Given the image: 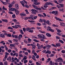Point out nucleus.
<instances>
[{"label":"nucleus","mask_w":65,"mask_h":65,"mask_svg":"<svg viewBox=\"0 0 65 65\" xmlns=\"http://www.w3.org/2000/svg\"><path fill=\"white\" fill-rule=\"evenodd\" d=\"M42 37H43L42 38H43V39H44L46 38H45V36H44V35L43 34H42Z\"/></svg>","instance_id":"nucleus-26"},{"label":"nucleus","mask_w":65,"mask_h":65,"mask_svg":"<svg viewBox=\"0 0 65 65\" xmlns=\"http://www.w3.org/2000/svg\"><path fill=\"white\" fill-rule=\"evenodd\" d=\"M0 37L2 38H4L5 37V36L4 34H0Z\"/></svg>","instance_id":"nucleus-5"},{"label":"nucleus","mask_w":65,"mask_h":65,"mask_svg":"<svg viewBox=\"0 0 65 65\" xmlns=\"http://www.w3.org/2000/svg\"><path fill=\"white\" fill-rule=\"evenodd\" d=\"M7 51L9 53H10V52H11V50L9 49Z\"/></svg>","instance_id":"nucleus-51"},{"label":"nucleus","mask_w":65,"mask_h":65,"mask_svg":"<svg viewBox=\"0 0 65 65\" xmlns=\"http://www.w3.org/2000/svg\"><path fill=\"white\" fill-rule=\"evenodd\" d=\"M7 37H11V36H12L11 35L8 34L7 35Z\"/></svg>","instance_id":"nucleus-19"},{"label":"nucleus","mask_w":65,"mask_h":65,"mask_svg":"<svg viewBox=\"0 0 65 65\" xmlns=\"http://www.w3.org/2000/svg\"><path fill=\"white\" fill-rule=\"evenodd\" d=\"M28 22H30V23H33L34 22V21H30L29 20H28Z\"/></svg>","instance_id":"nucleus-45"},{"label":"nucleus","mask_w":65,"mask_h":65,"mask_svg":"<svg viewBox=\"0 0 65 65\" xmlns=\"http://www.w3.org/2000/svg\"><path fill=\"white\" fill-rule=\"evenodd\" d=\"M45 4L46 5V6L49 5H50V4H51V2H47Z\"/></svg>","instance_id":"nucleus-12"},{"label":"nucleus","mask_w":65,"mask_h":65,"mask_svg":"<svg viewBox=\"0 0 65 65\" xmlns=\"http://www.w3.org/2000/svg\"><path fill=\"white\" fill-rule=\"evenodd\" d=\"M31 11H32L31 12L33 14H36V12H37V10L33 9H32Z\"/></svg>","instance_id":"nucleus-1"},{"label":"nucleus","mask_w":65,"mask_h":65,"mask_svg":"<svg viewBox=\"0 0 65 65\" xmlns=\"http://www.w3.org/2000/svg\"><path fill=\"white\" fill-rule=\"evenodd\" d=\"M59 5H60V8H61V7H64V4H59Z\"/></svg>","instance_id":"nucleus-23"},{"label":"nucleus","mask_w":65,"mask_h":65,"mask_svg":"<svg viewBox=\"0 0 65 65\" xmlns=\"http://www.w3.org/2000/svg\"><path fill=\"white\" fill-rule=\"evenodd\" d=\"M20 33L21 34H22V35L24 34V32H23V31L22 30H21L20 31Z\"/></svg>","instance_id":"nucleus-27"},{"label":"nucleus","mask_w":65,"mask_h":65,"mask_svg":"<svg viewBox=\"0 0 65 65\" xmlns=\"http://www.w3.org/2000/svg\"><path fill=\"white\" fill-rule=\"evenodd\" d=\"M28 32L30 33H33V30H28Z\"/></svg>","instance_id":"nucleus-37"},{"label":"nucleus","mask_w":65,"mask_h":65,"mask_svg":"<svg viewBox=\"0 0 65 65\" xmlns=\"http://www.w3.org/2000/svg\"><path fill=\"white\" fill-rule=\"evenodd\" d=\"M33 41H35L36 42H39V41L36 39H34Z\"/></svg>","instance_id":"nucleus-30"},{"label":"nucleus","mask_w":65,"mask_h":65,"mask_svg":"<svg viewBox=\"0 0 65 65\" xmlns=\"http://www.w3.org/2000/svg\"><path fill=\"white\" fill-rule=\"evenodd\" d=\"M7 29H11L12 30H13V29L12 27H9L7 28Z\"/></svg>","instance_id":"nucleus-34"},{"label":"nucleus","mask_w":65,"mask_h":65,"mask_svg":"<svg viewBox=\"0 0 65 65\" xmlns=\"http://www.w3.org/2000/svg\"><path fill=\"white\" fill-rule=\"evenodd\" d=\"M36 64L37 65H41V64L39 63L38 62H36Z\"/></svg>","instance_id":"nucleus-53"},{"label":"nucleus","mask_w":65,"mask_h":65,"mask_svg":"<svg viewBox=\"0 0 65 65\" xmlns=\"http://www.w3.org/2000/svg\"><path fill=\"white\" fill-rule=\"evenodd\" d=\"M4 47H5L6 51L7 50H8V48L7 47V46H6V45H4Z\"/></svg>","instance_id":"nucleus-31"},{"label":"nucleus","mask_w":65,"mask_h":65,"mask_svg":"<svg viewBox=\"0 0 65 65\" xmlns=\"http://www.w3.org/2000/svg\"><path fill=\"white\" fill-rule=\"evenodd\" d=\"M56 45L58 47H60L61 46V44L60 43H58L56 44Z\"/></svg>","instance_id":"nucleus-13"},{"label":"nucleus","mask_w":65,"mask_h":65,"mask_svg":"<svg viewBox=\"0 0 65 65\" xmlns=\"http://www.w3.org/2000/svg\"><path fill=\"white\" fill-rule=\"evenodd\" d=\"M56 39H60V38L59 37H58V36H56Z\"/></svg>","instance_id":"nucleus-52"},{"label":"nucleus","mask_w":65,"mask_h":65,"mask_svg":"<svg viewBox=\"0 0 65 65\" xmlns=\"http://www.w3.org/2000/svg\"><path fill=\"white\" fill-rule=\"evenodd\" d=\"M51 45H47L46 47H47L48 48H51Z\"/></svg>","instance_id":"nucleus-15"},{"label":"nucleus","mask_w":65,"mask_h":65,"mask_svg":"<svg viewBox=\"0 0 65 65\" xmlns=\"http://www.w3.org/2000/svg\"><path fill=\"white\" fill-rule=\"evenodd\" d=\"M3 10H7V9L6 8H5V7H4V6H3Z\"/></svg>","instance_id":"nucleus-58"},{"label":"nucleus","mask_w":65,"mask_h":65,"mask_svg":"<svg viewBox=\"0 0 65 65\" xmlns=\"http://www.w3.org/2000/svg\"><path fill=\"white\" fill-rule=\"evenodd\" d=\"M22 34H20L19 35V38H22Z\"/></svg>","instance_id":"nucleus-47"},{"label":"nucleus","mask_w":65,"mask_h":65,"mask_svg":"<svg viewBox=\"0 0 65 65\" xmlns=\"http://www.w3.org/2000/svg\"><path fill=\"white\" fill-rule=\"evenodd\" d=\"M30 19H31V20H33V21L34 20L33 19V15H31L30 16Z\"/></svg>","instance_id":"nucleus-25"},{"label":"nucleus","mask_w":65,"mask_h":65,"mask_svg":"<svg viewBox=\"0 0 65 65\" xmlns=\"http://www.w3.org/2000/svg\"><path fill=\"white\" fill-rule=\"evenodd\" d=\"M11 11H13L14 10V8H12L11 9Z\"/></svg>","instance_id":"nucleus-55"},{"label":"nucleus","mask_w":65,"mask_h":65,"mask_svg":"<svg viewBox=\"0 0 65 65\" xmlns=\"http://www.w3.org/2000/svg\"><path fill=\"white\" fill-rule=\"evenodd\" d=\"M32 6L34 8H35V9H36V7H37V6H36L34 5V4H32Z\"/></svg>","instance_id":"nucleus-16"},{"label":"nucleus","mask_w":65,"mask_h":65,"mask_svg":"<svg viewBox=\"0 0 65 65\" xmlns=\"http://www.w3.org/2000/svg\"><path fill=\"white\" fill-rule=\"evenodd\" d=\"M38 1H37V0H34V2L33 3V4L35 5H39V3L37 2Z\"/></svg>","instance_id":"nucleus-3"},{"label":"nucleus","mask_w":65,"mask_h":65,"mask_svg":"<svg viewBox=\"0 0 65 65\" xmlns=\"http://www.w3.org/2000/svg\"><path fill=\"white\" fill-rule=\"evenodd\" d=\"M13 40L15 41H16V42H18V40L17 39H13Z\"/></svg>","instance_id":"nucleus-54"},{"label":"nucleus","mask_w":65,"mask_h":65,"mask_svg":"<svg viewBox=\"0 0 65 65\" xmlns=\"http://www.w3.org/2000/svg\"><path fill=\"white\" fill-rule=\"evenodd\" d=\"M52 26L53 27H58V25H56L55 24H53L52 25Z\"/></svg>","instance_id":"nucleus-43"},{"label":"nucleus","mask_w":65,"mask_h":65,"mask_svg":"<svg viewBox=\"0 0 65 65\" xmlns=\"http://www.w3.org/2000/svg\"><path fill=\"white\" fill-rule=\"evenodd\" d=\"M50 65H53V61L51 60L50 61Z\"/></svg>","instance_id":"nucleus-40"},{"label":"nucleus","mask_w":65,"mask_h":65,"mask_svg":"<svg viewBox=\"0 0 65 65\" xmlns=\"http://www.w3.org/2000/svg\"><path fill=\"white\" fill-rule=\"evenodd\" d=\"M12 18H15V14H13L12 15Z\"/></svg>","instance_id":"nucleus-46"},{"label":"nucleus","mask_w":65,"mask_h":65,"mask_svg":"<svg viewBox=\"0 0 65 65\" xmlns=\"http://www.w3.org/2000/svg\"><path fill=\"white\" fill-rule=\"evenodd\" d=\"M12 21L13 22H14L15 23H16L17 22V20H16V19H13Z\"/></svg>","instance_id":"nucleus-21"},{"label":"nucleus","mask_w":65,"mask_h":65,"mask_svg":"<svg viewBox=\"0 0 65 65\" xmlns=\"http://www.w3.org/2000/svg\"><path fill=\"white\" fill-rule=\"evenodd\" d=\"M35 47H36V46L34 45L32 46V50H35Z\"/></svg>","instance_id":"nucleus-18"},{"label":"nucleus","mask_w":65,"mask_h":65,"mask_svg":"<svg viewBox=\"0 0 65 65\" xmlns=\"http://www.w3.org/2000/svg\"><path fill=\"white\" fill-rule=\"evenodd\" d=\"M28 17H25L24 18V20H28Z\"/></svg>","instance_id":"nucleus-61"},{"label":"nucleus","mask_w":65,"mask_h":65,"mask_svg":"<svg viewBox=\"0 0 65 65\" xmlns=\"http://www.w3.org/2000/svg\"><path fill=\"white\" fill-rule=\"evenodd\" d=\"M25 11L26 12V14H29V13L28 12V10L26 9L25 10Z\"/></svg>","instance_id":"nucleus-39"},{"label":"nucleus","mask_w":65,"mask_h":65,"mask_svg":"<svg viewBox=\"0 0 65 65\" xmlns=\"http://www.w3.org/2000/svg\"><path fill=\"white\" fill-rule=\"evenodd\" d=\"M32 56L33 57H31V58L33 60H34V61H36V59H35V56L34 55H33Z\"/></svg>","instance_id":"nucleus-20"},{"label":"nucleus","mask_w":65,"mask_h":65,"mask_svg":"<svg viewBox=\"0 0 65 65\" xmlns=\"http://www.w3.org/2000/svg\"><path fill=\"white\" fill-rule=\"evenodd\" d=\"M19 24H18V25H14V26H15V29H18V28H19Z\"/></svg>","instance_id":"nucleus-17"},{"label":"nucleus","mask_w":65,"mask_h":65,"mask_svg":"<svg viewBox=\"0 0 65 65\" xmlns=\"http://www.w3.org/2000/svg\"><path fill=\"white\" fill-rule=\"evenodd\" d=\"M49 30L50 31H51V32H54V30L52 29L51 28H50L49 29Z\"/></svg>","instance_id":"nucleus-14"},{"label":"nucleus","mask_w":65,"mask_h":65,"mask_svg":"<svg viewBox=\"0 0 65 65\" xmlns=\"http://www.w3.org/2000/svg\"><path fill=\"white\" fill-rule=\"evenodd\" d=\"M37 18V16H35L34 17L33 19H34V20H35Z\"/></svg>","instance_id":"nucleus-62"},{"label":"nucleus","mask_w":65,"mask_h":65,"mask_svg":"<svg viewBox=\"0 0 65 65\" xmlns=\"http://www.w3.org/2000/svg\"><path fill=\"white\" fill-rule=\"evenodd\" d=\"M19 6L18 4H16L15 5V7L17 9H19Z\"/></svg>","instance_id":"nucleus-4"},{"label":"nucleus","mask_w":65,"mask_h":65,"mask_svg":"<svg viewBox=\"0 0 65 65\" xmlns=\"http://www.w3.org/2000/svg\"><path fill=\"white\" fill-rule=\"evenodd\" d=\"M38 16L39 17H40V18H41V17H43V18H45V17H44L43 15H42L40 14H38Z\"/></svg>","instance_id":"nucleus-9"},{"label":"nucleus","mask_w":65,"mask_h":65,"mask_svg":"<svg viewBox=\"0 0 65 65\" xmlns=\"http://www.w3.org/2000/svg\"><path fill=\"white\" fill-rule=\"evenodd\" d=\"M8 13H9V14H13V12H8Z\"/></svg>","instance_id":"nucleus-56"},{"label":"nucleus","mask_w":65,"mask_h":65,"mask_svg":"<svg viewBox=\"0 0 65 65\" xmlns=\"http://www.w3.org/2000/svg\"><path fill=\"white\" fill-rule=\"evenodd\" d=\"M14 38H15L16 39L18 38V35H14Z\"/></svg>","instance_id":"nucleus-48"},{"label":"nucleus","mask_w":65,"mask_h":65,"mask_svg":"<svg viewBox=\"0 0 65 65\" xmlns=\"http://www.w3.org/2000/svg\"><path fill=\"white\" fill-rule=\"evenodd\" d=\"M29 30H30V28H29V27H27L26 28V31H28V30L29 31Z\"/></svg>","instance_id":"nucleus-35"},{"label":"nucleus","mask_w":65,"mask_h":65,"mask_svg":"<svg viewBox=\"0 0 65 65\" xmlns=\"http://www.w3.org/2000/svg\"><path fill=\"white\" fill-rule=\"evenodd\" d=\"M57 14H58V11H55V13L54 14V15H57Z\"/></svg>","instance_id":"nucleus-38"},{"label":"nucleus","mask_w":65,"mask_h":65,"mask_svg":"<svg viewBox=\"0 0 65 65\" xmlns=\"http://www.w3.org/2000/svg\"><path fill=\"white\" fill-rule=\"evenodd\" d=\"M46 35L49 37H51V35L50 34H49V33H46Z\"/></svg>","instance_id":"nucleus-10"},{"label":"nucleus","mask_w":65,"mask_h":65,"mask_svg":"<svg viewBox=\"0 0 65 65\" xmlns=\"http://www.w3.org/2000/svg\"><path fill=\"white\" fill-rule=\"evenodd\" d=\"M39 22H40L41 23H43V21H42V19H40L39 20Z\"/></svg>","instance_id":"nucleus-29"},{"label":"nucleus","mask_w":65,"mask_h":65,"mask_svg":"<svg viewBox=\"0 0 65 65\" xmlns=\"http://www.w3.org/2000/svg\"><path fill=\"white\" fill-rule=\"evenodd\" d=\"M56 61H57L58 62H60V61H61V62H63V60L62 58L60 57L57 59H56Z\"/></svg>","instance_id":"nucleus-2"},{"label":"nucleus","mask_w":65,"mask_h":65,"mask_svg":"<svg viewBox=\"0 0 65 65\" xmlns=\"http://www.w3.org/2000/svg\"><path fill=\"white\" fill-rule=\"evenodd\" d=\"M62 53H63V54H64L65 53V51L63 50L61 51Z\"/></svg>","instance_id":"nucleus-63"},{"label":"nucleus","mask_w":65,"mask_h":65,"mask_svg":"<svg viewBox=\"0 0 65 65\" xmlns=\"http://www.w3.org/2000/svg\"><path fill=\"white\" fill-rule=\"evenodd\" d=\"M42 21H43V22H44V23H45V24L46 23L47 21H46V20H45V19H44V20L43 19Z\"/></svg>","instance_id":"nucleus-36"},{"label":"nucleus","mask_w":65,"mask_h":65,"mask_svg":"<svg viewBox=\"0 0 65 65\" xmlns=\"http://www.w3.org/2000/svg\"><path fill=\"white\" fill-rule=\"evenodd\" d=\"M57 31L58 32V33H61V31L60 29L57 30Z\"/></svg>","instance_id":"nucleus-50"},{"label":"nucleus","mask_w":65,"mask_h":65,"mask_svg":"<svg viewBox=\"0 0 65 65\" xmlns=\"http://www.w3.org/2000/svg\"><path fill=\"white\" fill-rule=\"evenodd\" d=\"M27 57H26V56H25L23 59V60H26L27 59Z\"/></svg>","instance_id":"nucleus-24"},{"label":"nucleus","mask_w":65,"mask_h":65,"mask_svg":"<svg viewBox=\"0 0 65 65\" xmlns=\"http://www.w3.org/2000/svg\"><path fill=\"white\" fill-rule=\"evenodd\" d=\"M12 5L11 4H10L8 6L10 8L12 7Z\"/></svg>","instance_id":"nucleus-59"},{"label":"nucleus","mask_w":65,"mask_h":65,"mask_svg":"<svg viewBox=\"0 0 65 65\" xmlns=\"http://www.w3.org/2000/svg\"><path fill=\"white\" fill-rule=\"evenodd\" d=\"M22 50H24V51H27V48L25 47L24 48L22 49Z\"/></svg>","instance_id":"nucleus-49"},{"label":"nucleus","mask_w":65,"mask_h":65,"mask_svg":"<svg viewBox=\"0 0 65 65\" xmlns=\"http://www.w3.org/2000/svg\"><path fill=\"white\" fill-rule=\"evenodd\" d=\"M25 7L26 8H29V6H28L27 4H26L25 5Z\"/></svg>","instance_id":"nucleus-57"},{"label":"nucleus","mask_w":65,"mask_h":65,"mask_svg":"<svg viewBox=\"0 0 65 65\" xmlns=\"http://www.w3.org/2000/svg\"><path fill=\"white\" fill-rule=\"evenodd\" d=\"M36 9H37V10H41V9L40 8H39L38 7H36Z\"/></svg>","instance_id":"nucleus-28"},{"label":"nucleus","mask_w":65,"mask_h":65,"mask_svg":"<svg viewBox=\"0 0 65 65\" xmlns=\"http://www.w3.org/2000/svg\"><path fill=\"white\" fill-rule=\"evenodd\" d=\"M59 41L62 44H63V43H64V41H63L62 40H59Z\"/></svg>","instance_id":"nucleus-33"},{"label":"nucleus","mask_w":65,"mask_h":65,"mask_svg":"<svg viewBox=\"0 0 65 65\" xmlns=\"http://www.w3.org/2000/svg\"><path fill=\"white\" fill-rule=\"evenodd\" d=\"M9 60H10V61H11V57H10V56L8 57Z\"/></svg>","instance_id":"nucleus-64"},{"label":"nucleus","mask_w":65,"mask_h":65,"mask_svg":"<svg viewBox=\"0 0 65 65\" xmlns=\"http://www.w3.org/2000/svg\"><path fill=\"white\" fill-rule=\"evenodd\" d=\"M55 18L56 19V20H57V21H62V20L60 18H57V17H55Z\"/></svg>","instance_id":"nucleus-7"},{"label":"nucleus","mask_w":65,"mask_h":65,"mask_svg":"<svg viewBox=\"0 0 65 65\" xmlns=\"http://www.w3.org/2000/svg\"><path fill=\"white\" fill-rule=\"evenodd\" d=\"M59 11H62V12H64V9L62 8L61 9H59Z\"/></svg>","instance_id":"nucleus-22"},{"label":"nucleus","mask_w":65,"mask_h":65,"mask_svg":"<svg viewBox=\"0 0 65 65\" xmlns=\"http://www.w3.org/2000/svg\"><path fill=\"white\" fill-rule=\"evenodd\" d=\"M37 36L38 38H42V34L38 35Z\"/></svg>","instance_id":"nucleus-6"},{"label":"nucleus","mask_w":65,"mask_h":65,"mask_svg":"<svg viewBox=\"0 0 65 65\" xmlns=\"http://www.w3.org/2000/svg\"><path fill=\"white\" fill-rule=\"evenodd\" d=\"M2 21L3 22H5V23H7L8 22V20L6 19H2Z\"/></svg>","instance_id":"nucleus-11"},{"label":"nucleus","mask_w":65,"mask_h":65,"mask_svg":"<svg viewBox=\"0 0 65 65\" xmlns=\"http://www.w3.org/2000/svg\"><path fill=\"white\" fill-rule=\"evenodd\" d=\"M46 23L48 25H49L50 24V21L49 20H47Z\"/></svg>","instance_id":"nucleus-44"},{"label":"nucleus","mask_w":65,"mask_h":65,"mask_svg":"<svg viewBox=\"0 0 65 65\" xmlns=\"http://www.w3.org/2000/svg\"><path fill=\"white\" fill-rule=\"evenodd\" d=\"M19 63H17V65H22L23 64V63H22L21 62H19Z\"/></svg>","instance_id":"nucleus-41"},{"label":"nucleus","mask_w":65,"mask_h":65,"mask_svg":"<svg viewBox=\"0 0 65 65\" xmlns=\"http://www.w3.org/2000/svg\"><path fill=\"white\" fill-rule=\"evenodd\" d=\"M23 30L24 32H25L26 30V29L25 27L23 28Z\"/></svg>","instance_id":"nucleus-32"},{"label":"nucleus","mask_w":65,"mask_h":65,"mask_svg":"<svg viewBox=\"0 0 65 65\" xmlns=\"http://www.w3.org/2000/svg\"><path fill=\"white\" fill-rule=\"evenodd\" d=\"M20 15L22 16V17H25L26 16V15H27L26 14L23 13H21L20 14Z\"/></svg>","instance_id":"nucleus-8"},{"label":"nucleus","mask_w":65,"mask_h":65,"mask_svg":"<svg viewBox=\"0 0 65 65\" xmlns=\"http://www.w3.org/2000/svg\"><path fill=\"white\" fill-rule=\"evenodd\" d=\"M27 62H28V60H24V64H26L27 63Z\"/></svg>","instance_id":"nucleus-42"},{"label":"nucleus","mask_w":65,"mask_h":65,"mask_svg":"<svg viewBox=\"0 0 65 65\" xmlns=\"http://www.w3.org/2000/svg\"><path fill=\"white\" fill-rule=\"evenodd\" d=\"M7 57H8V55H5V57H4L5 59H6Z\"/></svg>","instance_id":"nucleus-60"}]
</instances>
